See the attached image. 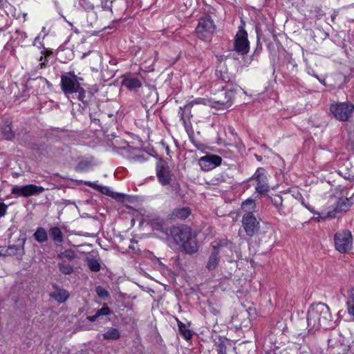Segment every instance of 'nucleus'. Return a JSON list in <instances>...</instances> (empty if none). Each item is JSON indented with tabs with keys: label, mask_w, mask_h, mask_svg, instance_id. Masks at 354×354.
I'll use <instances>...</instances> for the list:
<instances>
[{
	"label": "nucleus",
	"mask_w": 354,
	"mask_h": 354,
	"mask_svg": "<svg viewBox=\"0 0 354 354\" xmlns=\"http://www.w3.org/2000/svg\"><path fill=\"white\" fill-rule=\"evenodd\" d=\"M122 86L136 93L142 86V82L137 77L127 74L122 77Z\"/></svg>",
	"instance_id": "obj_14"
},
{
	"label": "nucleus",
	"mask_w": 354,
	"mask_h": 354,
	"mask_svg": "<svg viewBox=\"0 0 354 354\" xmlns=\"http://www.w3.org/2000/svg\"><path fill=\"white\" fill-rule=\"evenodd\" d=\"M1 131L6 140H11L15 138V133L9 124H6L1 127Z\"/></svg>",
	"instance_id": "obj_29"
},
{
	"label": "nucleus",
	"mask_w": 354,
	"mask_h": 354,
	"mask_svg": "<svg viewBox=\"0 0 354 354\" xmlns=\"http://www.w3.org/2000/svg\"><path fill=\"white\" fill-rule=\"evenodd\" d=\"M206 101L207 100L204 98H201V97L196 98L194 100L191 101L188 104H187L185 106V109H189L190 107L193 106L194 104H205Z\"/></svg>",
	"instance_id": "obj_36"
},
{
	"label": "nucleus",
	"mask_w": 354,
	"mask_h": 354,
	"mask_svg": "<svg viewBox=\"0 0 354 354\" xmlns=\"http://www.w3.org/2000/svg\"><path fill=\"white\" fill-rule=\"evenodd\" d=\"M178 326L180 333L186 339H189L192 337V333L191 330L186 326L185 324L181 322H178Z\"/></svg>",
	"instance_id": "obj_28"
},
{
	"label": "nucleus",
	"mask_w": 354,
	"mask_h": 354,
	"mask_svg": "<svg viewBox=\"0 0 354 354\" xmlns=\"http://www.w3.org/2000/svg\"><path fill=\"white\" fill-rule=\"evenodd\" d=\"M328 344L330 354H347L349 351L348 345L344 342L343 337L339 335L329 338Z\"/></svg>",
	"instance_id": "obj_9"
},
{
	"label": "nucleus",
	"mask_w": 354,
	"mask_h": 354,
	"mask_svg": "<svg viewBox=\"0 0 354 354\" xmlns=\"http://www.w3.org/2000/svg\"><path fill=\"white\" fill-rule=\"evenodd\" d=\"M79 5L86 11L93 9V6L88 0H80Z\"/></svg>",
	"instance_id": "obj_38"
},
{
	"label": "nucleus",
	"mask_w": 354,
	"mask_h": 354,
	"mask_svg": "<svg viewBox=\"0 0 354 354\" xmlns=\"http://www.w3.org/2000/svg\"><path fill=\"white\" fill-rule=\"evenodd\" d=\"M178 113L180 114V121L183 122V124L184 125L186 131H188V129L190 126V122L185 119L184 116V111H183L182 107H180V111Z\"/></svg>",
	"instance_id": "obj_40"
},
{
	"label": "nucleus",
	"mask_w": 354,
	"mask_h": 354,
	"mask_svg": "<svg viewBox=\"0 0 354 354\" xmlns=\"http://www.w3.org/2000/svg\"><path fill=\"white\" fill-rule=\"evenodd\" d=\"M252 178L256 180V191L260 194H264L269 191L268 177L264 169L259 167L257 169Z\"/></svg>",
	"instance_id": "obj_11"
},
{
	"label": "nucleus",
	"mask_w": 354,
	"mask_h": 354,
	"mask_svg": "<svg viewBox=\"0 0 354 354\" xmlns=\"http://www.w3.org/2000/svg\"><path fill=\"white\" fill-rule=\"evenodd\" d=\"M96 293H97V296L100 298L106 299L109 297V293H108L107 290H105L102 286H99L96 288Z\"/></svg>",
	"instance_id": "obj_37"
},
{
	"label": "nucleus",
	"mask_w": 354,
	"mask_h": 354,
	"mask_svg": "<svg viewBox=\"0 0 354 354\" xmlns=\"http://www.w3.org/2000/svg\"><path fill=\"white\" fill-rule=\"evenodd\" d=\"M8 205L3 202H0V218L4 216L6 214Z\"/></svg>",
	"instance_id": "obj_41"
},
{
	"label": "nucleus",
	"mask_w": 354,
	"mask_h": 354,
	"mask_svg": "<svg viewBox=\"0 0 354 354\" xmlns=\"http://www.w3.org/2000/svg\"><path fill=\"white\" fill-rule=\"evenodd\" d=\"M165 150H166V152H167V155H169V151H169V149L168 146L166 147Z\"/></svg>",
	"instance_id": "obj_44"
},
{
	"label": "nucleus",
	"mask_w": 354,
	"mask_h": 354,
	"mask_svg": "<svg viewBox=\"0 0 354 354\" xmlns=\"http://www.w3.org/2000/svg\"><path fill=\"white\" fill-rule=\"evenodd\" d=\"M224 246V243H216L212 247L211 254L208 259L206 268L209 270H214L217 267L220 261V253Z\"/></svg>",
	"instance_id": "obj_13"
},
{
	"label": "nucleus",
	"mask_w": 354,
	"mask_h": 354,
	"mask_svg": "<svg viewBox=\"0 0 354 354\" xmlns=\"http://www.w3.org/2000/svg\"><path fill=\"white\" fill-rule=\"evenodd\" d=\"M233 171H235V167L228 168L226 171L222 172L221 174H219L216 178V180L218 182V183L230 181L233 177Z\"/></svg>",
	"instance_id": "obj_25"
},
{
	"label": "nucleus",
	"mask_w": 354,
	"mask_h": 354,
	"mask_svg": "<svg viewBox=\"0 0 354 354\" xmlns=\"http://www.w3.org/2000/svg\"><path fill=\"white\" fill-rule=\"evenodd\" d=\"M216 76L222 80L224 82H230V76L227 71L226 68H221L220 69L217 68L215 72Z\"/></svg>",
	"instance_id": "obj_27"
},
{
	"label": "nucleus",
	"mask_w": 354,
	"mask_h": 354,
	"mask_svg": "<svg viewBox=\"0 0 354 354\" xmlns=\"http://www.w3.org/2000/svg\"><path fill=\"white\" fill-rule=\"evenodd\" d=\"M97 317H99V316H97V313L94 315H92V316H88L87 317V319L90 322H95L96 319H97Z\"/></svg>",
	"instance_id": "obj_42"
},
{
	"label": "nucleus",
	"mask_w": 354,
	"mask_h": 354,
	"mask_svg": "<svg viewBox=\"0 0 354 354\" xmlns=\"http://www.w3.org/2000/svg\"><path fill=\"white\" fill-rule=\"evenodd\" d=\"M102 336L104 339L116 340L120 337V333L117 328H111L103 333Z\"/></svg>",
	"instance_id": "obj_26"
},
{
	"label": "nucleus",
	"mask_w": 354,
	"mask_h": 354,
	"mask_svg": "<svg viewBox=\"0 0 354 354\" xmlns=\"http://www.w3.org/2000/svg\"><path fill=\"white\" fill-rule=\"evenodd\" d=\"M75 257V254L72 250H66L64 252H61L58 254V258L60 259H66L68 260H72Z\"/></svg>",
	"instance_id": "obj_32"
},
{
	"label": "nucleus",
	"mask_w": 354,
	"mask_h": 354,
	"mask_svg": "<svg viewBox=\"0 0 354 354\" xmlns=\"http://www.w3.org/2000/svg\"><path fill=\"white\" fill-rule=\"evenodd\" d=\"M335 326V322L327 305L318 303L310 306L307 315V327L309 330L315 332L320 329L332 328Z\"/></svg>",
	"instance_id": "obj_1"
},
{
	"label": "nucleus",
	"mask_w": 354,
	"mask_h": 354,
	"mask_svg": "<svg viewBox=\"0 0 354 354\" xmlns=\"http://www.w3.org/2000/svg\"><path fill=\"white\" fill-rule=\"evenodd\" d=\"M33 237L39 243H43L48 241L47 232L42 227L37 228L36 231L33 234Z\"/></svg>",
	"instance_id": "obj_24"
},
{
	"label": "nucleus",
	"mask_w": 354,
	"mask_h": 354,
	"mask_svg": "<svg viewBox=\"0 0 354 354\" xmlns=\"http://www.w3.org/2000/svg\"><path fill=\"white\" fill-rule=\"evenodd\" d=\"M173 241L189 254H193L198 250V244L195 236L189 227H173L169 234Z\"/></svg>",
	"instance_id": "obj_3"
},
{
	"label": "nucleus",
	"mask_w": 354,
	"mask_h": 354,
	"mask_svg": "<svg viewBox=\"0 0 354 354\" xmlns=\"http://www.w3.org/2000/svg\"><path fill=\"white\" fill-rule=\"evenodd\" d=\"M111 314V309L107 306L106 304H104L102 308L97 310V316H107Z\"/></svg>",
	"instance_id": "obj_35"
},
{
	"label": "nucleus",
	"mask_w": 354,
	"mask_h": 354,
	"mask_svg": "<svg viewBox=\"0 0 354 354\" xmlns=\"http://www.w3.org/2000/svg\"><path fill=\"white\" fill-rule=\"evenodd\" d=\"M242 225L246 234L250 236H252L259 230V223L250 212H246L243 216Z\"/></svg>",
	"instance_id": "obj_10"
},
{
	"label": "nucleus",
	"mask_w": 354,
	"mask_h": 354,
	"mask_svg": "<svg viewBox=\"0 0 354 354\" xmlns=\"http://www.w3.org/2000/svg\"><path fill=\"white\" fill-rule=\"evenodd\" d=\"M157 177L159 182L162 185H167L170 183L171 174L169 168L162 165H158L156 167Z\"/></svg>",
	"instance_id": "obj_16"
},
{
	"label": "nucleus",
	"mask_w": 354,
	"mask_h": 354,
	"mask_svg": "<svg viewBox=\"0 0 354 354\" xmlns=\"http://www.w3.org/2000/svg\"><path fill=\"white\" fill-rule=\"evenodd\" d=\"M45 189L41 186L29 184L24 186L15 185L11 189V194L17 197H29L42 193Z\"/></svg>",
	"instance_id": "obj_7"
},
{
	"label": "nucleus",
	"mask_w": 354,
	"mask_h": 354,
	"mask_svg": "<svg viewBox=\"0 0 354 354\" xmlns=\"http://www.w3.org/2000/svg\"><path fill=\"white\" fill-rule=\"evenodd\" d=\"M191 214V210L189 207H180L174 209L171 217L174 218L184 220L187 218Z\"/></svg>",
	"instance_id": "obj_20"
},
{
	"label": "nucleus",
	"mask_w": 354,
	"mask_h": 354,
	"mask_svg": "<svg viewBox=\"0 0 354 354\" xmlns=\"http://www.w3.org/2000/svg\"><path fill=\"white\" fill-rule=\"evenodd\" d=\"M234 48L238 54L243 56L249 52L250 43L248 39V33L243 27H239L236 32Z\"/></svg>",
	"instance_id": "obj_8"
},
{
	"label": "nucleus",
	"mask_w": 354,
	"mask_h": 354,
	"mask_svg": "<svg viewBox=\"0 0 354 354\" xmlns=\"http://www.w3.org/2000/svg\"><path fill=\"white\" fill-rule=\"evenodd\" d=\"M335 249L341 253H346L353 246V236L348 230L337 232L334 236Z\"/></svg>",
	"instance_id": "obj_5"
},
{
	"label": "nucleus",
	"mask_w": 354,
	"mask_h": 354,
	"mask_svg": "<svg viewBox=\"0 0 354 354\" xmlns=\"http://www.w3.org/2000/svg\"><path fill=\"white\" fill-rule=\"evenodd\" d=\"M215 30V26L213 20L209 16L201 18L196 28L198 37L204 40H209L211 35Z\"/></svg>",
	"instance_id": "obj_6"
},
{
	"label": "nucleus",
	"mask_w": 354,
	"mask_h": 354,
	"mask_svg": "<svg viewBox=\"0 0 354 354\" xmlns=\"http://www.w3.org/2000/svg\"><path fill=\"white\" fill-rule=\"evenodd\" d=\"M113 0H102L101 6L104 10H108L112 12Z\"/></svg>",
	"instance_id": "obj_39"
},
{
	"label": "nucleus",
	"mask_w": 354,
	"mask_h": 354,
	"mask_svg": "<svg viewBox=\"0 0 354 354\" xmlns=\"http://www.w3.org/2000/svg\"><path fill=\"white\" fill-rule=\"evenodd\" d=\"M271 202L277 209L278 212L281 214L283 212V198L279 195H275L271 198Z\"/></svg>",
	"instance_id": "obj_30"
},
{
	"label": "nucleus",
	"mask_w": 354,
	"mask_h": 354,
	"mask_svg": "<svg viewBox=\"0 0 354 354\" xmlns=\"http://www.w3.org/2000/svg\"><path fill=\"white\" fill-rule=\"evenodd\" d=\"M59 271L64 274H70L73 271V268L69 264L59 263L58 264Z\"/></svg>",
	"instance_id": "obj_33"
},
{
	"label": "nucleus",
	"mask_w": 354,
	"mask_h": 354,
	"mask_svg": "<svg viewBox=\"0 0 354 354\" xmlns=\"http://www.w3.org/2000/svg\"><path fill=\"white\" fill-rule=\"evenodd\" d=\"M55 290L50 294V297L59 303L66 301L69 297L68 292L66 290L60 288L58 286H55Z\"/></svg>",
	"instance_id": "obj_19"
},
{
	"label": "nucleus",
	"mask_w": 354,
	"mask_h": 354,
	"mask_svg": "<svg viewBox=\"0 0 354 354\" xmlns=\"http://www.w3.org/2000/svg\"><path fill=\"white\" fill-rule=\"evenodd\" d=\"M335 19V15H332L331 16V19H332L333 21H334Z\"/></svg>",
	"instance_id": "obj_45"
},
{
	"label": "nucleus",
	"mask_w": 354,
	"mask_h": 354,
	"mask_svg": "<svg viewBox=\"0 0 354 354\" xmlns=\"http://www.w3.org/2000/svg\"><path fill=\"white\" fill-rule=\"evenodd\" d=\"M222 158L218 155L207 154L199 159L198 163L201 169L209 171L221 165Z\"/></svg>",
	"instance_id": "obj_12"
},
{
	"label": "nucleus",
	"mask_w": 354,
	"mask_h": 354,
	"mask_svg": "<svg viewBox=\"0 0 354 354\" xmlns=\"http://www.w3.org/2000/svg\"><path fill=\"white\" fill-rule=\"evenodd\" d=\"M255 206L254 201L252 199H248L242 203L241 207L244 211L253 209Z\"/></svg>",
	"instance_id": "obj_34"
},
{
	"label": "nucleus",
	"mask_w": 354,
	"mask_h": 354,
	"mask_svg": "<svg viewBox=\"0 0 354 354\" xmlns=\"http://www.w3.org/2000/svg\"><path fill=\"white\" fill-rule=\"evenodd\" d=\"M49 235L53 241L57 244L62 243L64 240L63 233L58 227H52L49 229Z\"/></svg>",
	"instance_id": "obj_21"
},
{
	"label": "nucleus",
	"mask_w": 354,
	"mask_h": 354,
	"mask_svg": "<svg viewBox=\"0 0 354 354\" xmlns=\"http://www.w3.org/2000/svg\"><path fill=\"white\" fill-rule=\"evenodd\" d=\"M83 78L77 77L74 72H69L61 76V88L67 97L77 98L86 102V91L83 88Z\"/></svg>",
	"instance_id": "obj_2"
},
{
	"label": "nucleus",
	"mask_w": 354,
	"mask_h": 354,
	"mask_svg": "<svg viewBox=\"0 0 354 354\" xmlns=\"http://www.w3.org/2000/svg\"><path fill=\"white\" fill-rule=\"evenodd\" d=\"M354 202L353 196L350 198H342L338 201L333 212H329L330 216H335L336 214L347 211Z\"/></svg>",
	"instance_id": "obj_15"
},
{
	"label": "nucleus",
	"mask_w": 354,
	"mask_h": 354,
	"mask_svg": "<svg viewBox=\"0 0 354 354\" xmlns=\"http://www.w3.org/2000/svg\"><path fill=\"white\" fill-rule=\"evenodd\" d=\"M346 306L348 314L354 319V287L348 292Z\"/></svg>",
	"instance_id": "obj_22"
},
{
	"label": "nucleus",
	"mask_w": 354,
	"mask_h": 354,
	"mask_svg": "<svg viewBox=\"0 0 354 354\" xmlns=\"http://www.w3.org/2000/svg\"><path fill=\"white\" fill-rule=\"evenodd\" d=\"M85 185L89 186L90 187H92L93 189L98 190L103 194L110 196H113V191L110 189V187H109L107 186L99 185L96 184L95 183L90 182V181L85 182Z\"/></svg>",
	"instance_id": "obj_23"
},
{
	"label": "nucleus",
	"mask_w": 354,
	"mask_h": 354,
	"mask_svg": "<svg viewBox=\"0 0 354 354\" xmlns=\"http://www.w3.org/2000/svg\"><path fill=\"white\" fill-rule=\"evenodd\" d=\"M39 39H40V37H39V36H37V37L35 39L34 45H36V43L39 40Z\"/></svg>",
	"instance_id": "obj_43"
},
{
	"label": "nucleus",
	"mask_w": 354,
	"mask_h": 354,
	"mask_svg": "<svg viewBox=\"0 0 354 354\" xmlns=\"http://www.w3.org/2000/svg\"><path fill=\"white\" fill-rule=\"evenodd\" d=\"M234 98V93L232 90L225 91L221 93L218 98L215 100V102L228 108L231 106Z\"/></svg>",
	"instance_id": "obj_17"
},
{
	"label": "nucleus",
	"mask_w": 354,
	"mask_h": 354,
	"mask_svg": "<svg viewBox=\"0 0 354 354\" xmlns=\"http://www.w3.org/2000/svg\"><path fill=\"white\" fill-rule=\"evenodd\" d=\"M87 264L92 272H98L100 270V264L98 261L95 259H88Z\"/></svg>",
	"instance_id": "obj_31"
},
{
	"label": "nucleus",
	"mask_w": 354,
	"mask_h": 354,
	"mask_svg": "<svg viewBox=\"0 0 354 354\" xmlns=\"http://www.w3.org/2000/svg\"><path fill=\"white\" fill-rule=\"evenodd\" d=\"M329 111L337 120L346 122L354 113V104L348 102H333L330 106Z\"/></svg>",
	"instance_id": "obj_4"
},
{
	"label": "nucleus",
	"mask_w": 354,
	"mask_h": 354,
	"mask_svg": "<svg viewBox=\"0 0 354 354\" xmlns=\"http://www.w3.org/2000/svg\"><path fill=\"white\" fill-rule=\"evenodd\" d=\"M151 227L153 230L160 232L166 235H169L170 229L167 222L160 217L154 218L151 221Z\"/></svg>",
	"instance_id": "obj_18"
}]
</instances>
